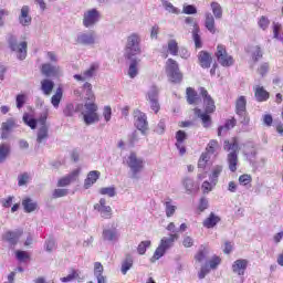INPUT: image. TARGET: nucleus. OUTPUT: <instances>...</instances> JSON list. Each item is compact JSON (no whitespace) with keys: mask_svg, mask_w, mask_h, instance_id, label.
<instances>
[{"mask_svg":"<svg viewBox=\"0 0 283 283\" xmlns=\"http://www.w3.org/2000/svg\"><path fill=\"white\" fill-rule=\"evenodd\" d=\"M83 90L85 92L84 99L90 101L86 102L83 107L82 116L85 125H94V123H98L101 120V116L98 115V105H96V95L92 91V85L86 82L83 85Z\"/></svg>","mask_w":283,"mask_h":283,"instance_id":"f257e3e1","label":"nucleus"},{"mask_svg":"<svg viewBox=\"0 0 283 283\" xmlns=\"http://www.w3.org/2000/svg\"><path fill=\"white\" fill-rule=\"evenodd\" d=\"M223 148L226 151H230L228 154L227 160L230 171H238V151H240V146L238 145V138H232L231 142L226 140Z\"/></svg>","mask_w":283,"mask_h":283,"instance_id":"f03ea898","label":"nucleus"},{"mask_svg":"<svg viewBox=\"0 0 283 283\" xmlns=\"http://www.w3.org/2000/svg\"><path fill=\"white\" fill-rule=\"evenodd\" d=\"M140 35L133 33L127 38L124 56L125 59H132L140 54Z\"/></svg>","mask_w":283,"mask_h":283,"instance_id":"7ed1b4c3","label":"nucleus"},{"mask_svg":"<svg viewBox=\"0 0 283 283\" xmlns=\"http://www.w3.org/2000/svg\"><path fill=\"white\" fill-rule=\"evenodd\" d=\"M176 240H178L177 233L170 234L169 238H163L160 241V244L156 249L153 258L150 259V262H156V260H160V258H163V255H165L167 250H169V249H171V247H174V243L176 242Z\"/></svg>","mask_w":283,"mask_h":283,"instance_id":"20e7f679","label":"nucleus"},{"mask_svg":"<svg viewBox=\"0 0 283 283\" xmlns=\"http://www.w3.org/2000/svg\"><path fill=\"white\" fill-rule=\"evenodd\" d=\"M166 74L171 83H181L182 73L178 66V62L174 59H168L166 62Z\"/></svg>","mask_w":283,"mask_h":283,"instance_id":"39448f33","label":"nucleus"},{"mask_svg":"<svg viewBox=\"0 0 283 283\" xmlns=\"http://www.w3.org/2000/svg\"><path fill=\"white\" fill-rule=\"evenodd\" d=\"M126 164L129 167L133 178H136L143 169H145V160L143 158L138 157L136 153H130L129 156L126 159Z\"/></svg>","mask_w":283,"mask_h":283,"instance_id":"423d86ee","label":"nucleus"},{"mask_svg":"<svg viewBox=\"0 0 283 283\" xmlns=\"http://www.w3.org/2000/svg\"><path fill=\"white\" fill-rule=\"evenodd\" d=\"M235 112L239 115V120L242 125H249L251 118L247 113V97L240 96L235 103Z\"/></svg>","mask_w":283,"mask_h":283,"instance_id":"0eeeda50","label":"nucleus"},{"mask_svg":"<svg viewBox=\"0 0 283 283\" xmlns=\"http://www.w3.org/2000/svg\"><path fill=\"white\" fill-rule=\"evenodd\" d=\"M214 56H217L218 63L223 67H231V65H233V56L229 55L226 45L219 44Z\"/></svg>","mask_w":283,"mask_h":283,"instance_id":"6e6552de","label":"nucleus"},{"mask_svg":"<svg viewBox=\"0 0 283 283\" xmlns=\"http://www.w3.org/2000/svg\"><path fill=\"white\" fill-rule=\"evenodd\" d=\"M135 127L142 132V134H147L149 130V123L147 122V114L139 109L134 111Z\"/></svg>","mask_w":283,"mask_h":283,"instance_id":"1a4fd4ad","label":"nucleus"},{"mask_svg":"<svg viewBox=\"0 0 283 283\" xmlns=\"http://www.w3.org/2000/svg\"><path fill=\"white\" fill-rule=\"evenodd\" d=\"M199 93L203 98V104H205L207 114H213V112H216V102H213V98H211V95H209V92L205 87H200Z\"/></svg>","mask_w":283,"mask_h":283,"instance_id":"9d476101","label":"nucleus"},{"mask_svg":"<svg viewBox=\"0 0 283 283\" xmlns=\"http://www.w3.org/2000/svg\"><path fill=\"white\" fill-rule=\"evenodd\" d=\"M94 209L95 211H98L105 220H109V218H112V207L107 206V201L105 199L102 198L99 202L94 206Z\"/></svg>","mask_w":283,"mask_h":283,"instance_id":"9b49d317","label":"nucleus"},{"mask_svg":"<svg viewBox=\"0 0 283 283\" xmlns=\"http://www.w3.org/2000/svg\"><path fill=\"white\" fill-rule=\"evenodd\" d=\"M148 101L150 103V108L155 114H158L160 112V104L158 103V88L156 86H153L150 91L148 92Z\"/></svg>","mask_w":283,"mask_h":283,"instance_id":"f8f14e48","label":"nucleus"},{"mask_svg":"<svg viewBox=\"0 0 283 283\" xmlns=\"http://www.w3.org/2000/svg\"><path fill=\"white\" fill-rule=\"evenodd\" d=\"M42 74L48 77L56 78L61 76V67L60 66H52L50 63H45L41 67Z\"/></svg>","mask_w":283,"mask_h":283,"instance_id":"ddd939ff","label":"nucleus"},{"mask_svg":"<svg viewBox=\"0 0 283 283\" xmlns=\"http://www.w3.org/2000/svg\"><path fill=\"white\" fill-rule=\"evenodd\" d=\"M42 74L48 77L56 78L61 76V67L60 66H52L50 63H45L41 67Z\"/></svg>","mask_w":283,"mask_h":283,"instance_id":"4468645a","label":"nucleus"},{"mask_svg":"<svg viewBox=\"0 0 283 283\" xmlns=\"http://www.w3.org/2000/svg\"><path fill=\"white\" fill-rule=\"evenodd\" d=\"M10 48L13 52H17L18 59H20V61H23V59L28 56V42H21L20 44H17L10 41Z\"/></svg>","mask_w":283,"mask_h":283,"instance_id":"2eb2a0df","label":"nucleus"},{"mask_svg":"<svg viewBox=\"0 0 283 283\" xmlns=\"http://www.w3.org/2000/svg\"><path fill=\"white\" fill-rule=\"evenodd\" d=\"M97 71H98V64L93 63L88 70L84 71L82 75L75 74L74 78L75 81H87L92 78V76H94Z\"/></svg>","mask_w":283,"mask_h":283,"instance_id":"dca6fc26","label":"nucleus"},{"mask_svg":"<svg viewBox=\"0 0 283 283\" xmlns=\"http://www.w3.org/2000/svg\"><path fill=\"white\" fill-rule=\"evenodd\" d=\"M78 174H81V168L73 170L71 174L60 179L57 187H67L71 182H75L76 178H78Z\"/></svg>","mask_w":283,"mask_h":283,"instance_id":"f3484780","label":"nucleus"},{"mask_svg":"<svg viewBox=\"0 0 283 283\" xmlns=\"http://www.w3.org/2000/svg\"><path fill=\"white\" fill-rule=\"evenodd\" d=\"M176 140H177L176 147L181 154V156L184 154H187V148H185V142L187 140V133H185L184 130H178L176 134Z\"/></svg>","mask_w":283,"mask_h":283,"instance_id":"a211bd4d","label":"nucleus"},{"mask_svg":"<svg viewBox=\"0 0 283 283\" xmlns=\"http://www.w3.org/2000/svg\"><path fill=\"white\" fill-rule=\"evenodd\" d=\"M23 235L22 230H17V231H8L6 232L2 238L6 240V242H9V244H17L19 242V239Z\"/></svg>","mask_w":283,"mask_h":283,"instance_id":"6ab92c4d","label":"nucleus"},{"mask_svg":"<svg viewBox=\"0 0 283 283\" xmlns=\"http://www.w3.org/2000/svg\"><path fill=\"white\" fill-rule=\"evenodd\" d=\"M247 266H249V261L245 259H239L234 261L232 264V271L233 273H237L239 275H244V271H247Z\"/></svg>","mask_w":283,"mask_h":283,"instance_id":"aec40b11","label":"nucleus"},{"mask_svg":"<svg viewBox=\"0 0 283 283\" xmlns=\"http://www.w3.org/2000/svg\"><path fill=\"white\" fill-rule=\"evenodd\" d=\"M96 21H98V11H96V9H92L84 14L85 28H90V25H94Z\"/></svg>","mask_w":283,"mask_h":283,"instance_id":"412c9836","label":"nucleus"},{"mask_svg":"<svg viewBox=\"0 0 283 283\" xmlns=\"http://www.w3.org/2000/svg\"><path fill=\"white\" fill-rule=\"evenodd\" d=\"M199 64L203 67V69H209L211 67V63L213 61V59L211 57V54H209V52L207 51H200L199 55Z\"/></svg>","mask_w":283,"mask_h":283,"instance_id":"4be33fe9","label":"nucleus"},{"mask_svg":"<svg viewBox=\"0 0 283 283\" xmlns=\"http://www.w3.org/2000/svg\"><path fill=\"white\" fill-rule=\"evenodd\" d=\"M19 21L21 25H30V23H32V17H30V8L28 6L22 7Z\"/></svg>","mask_w":283,"mask_h":283,"instance_id":"5701e85b","label":"nucleus"},{"mask_svg":"<svg viewBox=\"0 0 283 283\" xmlns=\"http://www.w3.org/2000/svg\"><path fill=\"white\" fill-rule=\"evenodd\" d=\"M101 178V172L98 170H92L88 172L87 178L84 181L85 189H90L92 185Z\"/></svg>","mask_w":283,"mask_h":283,"instance_id":"b1692460","label":"nucleus"},{"mask_svg":"<svg viewBox=\"0 0 283 283\" xmlns=\"http://www.w3.org/2000/svg\"><path fill=\"white\" fill-rule=\"evenodd\" d=\"M63 112L64 116H74L76 112H81V114H83V112H85V106H83V104H77L76 107H74V104H69Z\"/></svg>","mask_w":283,"mask_h":283,"instance_id":"393cba45","label":"nucleus"},{"mask_svg":"<svg viewBox=\"0 0 283 283\" xmlns=\"http://www.w3.org/2000/svg\"><path fill=\"white\" fill-rule=\"evenodd\" d=\"M222 165H216V166H212L211 168V172L209 175V178H210V182L212 185H217L218 184V178H220V174H222Z\"/></svg>","mask_w":283,"mask_h":283,"instance_id":"a878e982","label":"nucleus"},{"mask_svg":"<svg viewBox=\"0 0 283 283\" xmlns=\"http://www.w3.org/2000/svg\"><path fill=\"white\" fill-rule=\"evenodd\" d=\"M103 238L108 242H117L120 234H118V230L116 229H106L103 231Z\"/></svg>","mask_w":283,"mask_h":283,"instance_id":"bb28decb","label":"nucleus"},{"mask_svg":"<svg viewBox=\"0 0 283 283\" xmlns=\"http://www.w3.org/2000/svg\"><path fill=\"white\" fill-rule=\"evenodd\" d=\"M254 96H255V98L259 103H264V101H269L270 94L266 90H264V87L256 86L255 92H254Z\"/></svg>","mask_w":283,"mask_h":283,"instance_id":"cd10ccee","label":"nucleus"},{"mask_svg":"<svg viewBox=\"0 0 283 283\" xmlns=\"http://www.w3.org/2000/svg\"><path fill=\"white\" fill-rule=\"evenodd\" d=\"M218 222H220V217L211 212L210 216L207 219H205L203 227H206V229H213V227H216Z\"/></svg>","mask_w":283,"mask_h":283,"instance_id":"c85d7f7f","label":"nucleus"},{"mask_svg":"<svg viewBox=\"0 0 283 283\" xmlns=\"http://www.w3.org/2000/svg\"><path fill=\"white\" fill-rule=\"evenodd\" d=\"M205 27L211 34H216V19L211 13H206Z\"/></svg>","mask_w":283,"mask_h":283,"instance_id":"c756f323","label":"nucleus"},{"mask_svg":"<svg viewBox=\"0 0 283 283\" xmlns=\"http://www.w3.org/2000/svg\"><path fill=\"white\" fill-rule=\"evenodd\" d=\"M78 43H84L85 45H92L96 41V35L94 33H83L77 38Z\"/></svg>","mask_w":283,"mask_h":283,"instance_id":"7c9ffc66","label":"nucleus"},{"mask_svg":"<svg viewBox=\"0 0 283 283\" xmlns=\"http://www.w3.org/2000/svg\"><path fill=\"white\" fill-rule=\"evenodd\" d=\"M41 90L45 96H50L52 94V90H54V82L51 80H43L41 82Z\"/></svg>","mask_w":283,"mask_h":283,"instance_id":"2f4dec72","label":"nucleus"},{"mask_svg":"<svg viewBox=\"0 0 283 283\" xmlns=\"http://www.w3.org/2000/svg\"><path fill=\"white\" fill-rule=\"evenodd\" d=\"M187 101L190 105H198L200 98L198 97V93H196V90L191 87L187 88Z\"/></svg>","mask_w":283,"mask_h":283,"instance_id":"473e14b6","label":"nucleus"},{"mask_svg":"<svg viewBox=\"0 0 283 283\" xmlns=\"http://www.w3.org/2000/svg\"><path fill=\"white\" fill-rule=\"evenodd\" d=\"M195 114L202 120L203 127H211V116L200 109H196Z\"/></svg>","mask_w":283,"mask_h":283,"instance_id":"72a5a7b5","label":"nucleus"},{"mask_svg":"<svg viewBox=\"0 0 283 283\" xmlns=\"http://www.w3.org/2000/svg\"><path fill=\"white\" fill-rule=\"evenodd\" d=\"M61 98H63V88L60 86L56 88L55 94L51 98L53 107H59V105L61 104Z\"/></svg>","mask_w":283,"mask_h":283,"instance_id":"f704fd0d","label":"nucleus"},{"mask_svg":"<svg viewBox=\"0 0 283 283\" xmlns=\"http://www.w3.org/2000/svg\"><path fill=\"white\" fill-rule=\"evenodd\" d=\"M206 150L208 154H220V144L218 143V140L212 139L209 142Z\"/></svg>","mask_w":283,"mask_h":283,"instance_id":"c9c22d12","label":"nucleus"},{"mask_svg":"<svg viewBox=\"0 0 283 283\" xmlns=\"http://www.w3.org/2000/svg\"><path fill=\"white\" fill-rule=\"evenodd\" d=\"M200 32V27H198V24H195V29L192 31V39L195 41V45L197 49L202 48V39L200 38V34H198Z\"/></svg>","mask_w":283,"mask_h":283,"instance_id":"e433bc0d","label":"nucleus"},{"mask_svg":"<svg viewBox=\"0 0 283 283\" xmlns=\"http://www.w3.org/2000/svg\"><path fill=\"white\" fill-rule=\"evenodd\" d=\"M164 205L166 207L167 218H171V216H174V213H176V209H178V208L174 205V201H171V199H166Z\"/></svg>","mask_w":283,"mask_h":283,"instance_id":"4c0bfd02","label":"nucleus"},{"mask_svg":"<svg viewBox=\"0 0 283 283\" xmlns=\"http://www.w3.org/2000/svg\"><path fill=\"white\" fill-rule=\"evenodd\" d=\"M273 34H274V39H277V41H281L283 43L282 24L277 22H273Z\"/></svg>","mask_w":283,"mask_h":283,"instance_id":"58836bf2","label":"nucleus"},{"mask_svg":"<svg viewBox=\"0 0 283 283\" xmlns=\"http://www.w3.org/2000/svg\"><path fill=\"white\" fill-rule=\"evenodd\" d=\"M22 206L24 207V211L27 213H32V211H36V202H33L32 199H24L22 201Z\"/></svg>","mask_w":283,"mask_h":283,"instance_id":"ea45409f","label":"nucleus"},{"mask_svg":"<svg viewBox=\"0 0 283 283\" xmlns=\"http://www.w3.org/2000/svg\"><path fill=\"white\" fill-rule=\"evenodd\" d=\"M209 255V248L201 245L197 254L195 255V260L197 262H202Z\"/></svg>","mask_w":283,"mask_h":283,"instance_id":"a19ab883","label":"nucleus"},{"mask_svg":"<svg viewBox=\"0 0 283 283\" xmlns=\"http://www.w3.org/2000/svg\"><path fill=\"white\" fill-rule=\"evenodd\" d=\"M235 125V118L228 119L224 124V126H220L218 128V136H222V132H228V129H233V126Z\"/></svg>","mask_w":283,"mask_h":283,"instance_id":"79ce46f5","label":"nucleus"},{"mask_svg":"<svg viewBox=\"0 0 283 283\" xmlns=\"http://www.w3.org/2000/svg\"><path fill=\"white\" fill-rule=\"evenodd\" d=\"M132 266H134V260L132 259V256H127L122 263L123 275H127V272L129 271V269H132Z\"/></svg>","mask_w":283,"mask_h":283,"instance_id":"37998d69","label":"nucleus"},{"mask_svg":"<svg viewBox=\"0 0 283 283\" xmlns=\"http://www.w3.org/2000/svg\"><path fill=\"white\" fill-rule=\"evenodd\" d=\"M10 154V145L1 144L0 145V163H3Z\"/></svg>","mask_w":283,"mask_h":283,"instance_id":"c03bdc74","label":"nucleus"},{"mask_svg":"<svg viewBox=\"0 0 283 283\" xmlns=\"http://www.w3.org/2000/svg\"><path fill=\"white\" fill-rule=\"evenodd\" d=\"M128 76L130 78H136L138 76V61L134 60L128 69Z\"/></svg>","mask_w":283,"mask_h":283,"instance_id":"a18cd8bd","label":"nucleus"},{"mask_svg":"<svg viewBox=\"0 0 283 283\" xmlns=\"http://www.w3.org/2000/svg\"><path fill=\"white\" fill-rule=\"evenodd\" d=\"M250 54H252L253 61H260L262 59V49L260 46H251L249 50Z\"/></svg>","mask_w":283,"mask_h":283,"instance_id":"49530a36","label":"nucleus"},{"mask_svg":"<svg viewBox=\"0 0 283 283\" xmlns=\"http://www.w3.org/2000/svg\"><path fill=\"white\" fill-rule=\"evenodd\" d=\"M151 247V241H142L137 247V253L139 255H145L147 253V249Z\"/></svg>","mask_w":283,"mask_h":283,"instance_id":"de8ad7c7","label":"nucleus"},{"mask_svg":"<svg viewBox=\"0 0 283 283\" xmlns=\"http://www.w3.org/2000/svg\"><path fill=\"white\" fill-rule=\"evenodd\" d=\"M23 122L25 123V125L31 127V129H36V119L30 116V114L25 113L23 115Z\"/></svg>","mask_w":283,"mask_h":283,"instance_id":"09e8293b","label":"nucleus"},{"mask_svg":"<svg viewBox=\"0 0 283 283\" xmlns=\"http://www.w3.org/2000/svg\"><path fill=\"white\" fill-rule=\"evenodd\" d=\"M212 12L216 19H222V7L218 2L211 3Z\"/></svg>","mask_w":283,"mask_h":283,"instance_id":"8fccbe9b","label":"nucleus"},{"mask_svg":"<svg viewBox=\"0 0 283 283\" xmlns=\"http://www.w3.org/2000/svg\"><path fill=\"white\" fill-rule=\"evenodd\" d=\"M168 52L172 54V56H178V42H176V40L168 42Z\"/></svg>","mask_w":283,"mask_h":283,"instance_id":"3c124183","label":"nucleus"},{"mask_svg":"<svg viewBox=\"0 0 283 283\" xmlns=\"http://www.w3.org/2000/svg\"><path fill=\"white\" fill-rule=\"evenodd\" d=\"M164 8L167 12H171V14H180V9L174 7L169 1H164Z\"/></svg>","mask_w":283,"mask_h":283,"instance_id":"603ef678","label":"nucleus"},{"mask_svg":"<svg viewBox=\"0 0 283 283\" xmlns=\"http://www.w3.org/2000/svg\"><path fill=\"white\" fill-rule=\"evenodd\" d=\"M251 182H253V178L251 177V175H241L239 177V185H242L243 187L251 185Z\"/></svg>","mask_w":283,"mask_h":283,"instance_id":"864d4df0","label":"nucleus"},{"mask_svg":"<svg viewBox=\"0 0 283 283\" xmlns=\"http://www.w3.org/2000/svg\"><path fill=\"white\" fill-rule=\"evenodd\" d=\"M184 187L188 190V191H196L198 189V186H196V184L193 182L192 179L190 178H186L184 181Z\"/></svg>","mask_w":283,"mask_h":283,"instance_id":"5fc2aeb1","label":"nucleus"},{"mask_svg":"<svg viewBox=\"0 0 283 283\" xmlns=\"http://www.w3.org/2000/svg\"><path fill=\"white\" fill-rule=\"evenodd\" d=\"M48 138V127L42 126L38 132V143H43Z\"/></svg>","mask_w":283,"mask_h":283,"instance_id":"6e6d98bb","label":"nucleus"},{"mask_svg":"<svg viewBox=\"0 0 283 283\" xmlns=\"http://www.w3.org/2000/svg\"><path fill=\"white\" fill-rule=\"evenodd\" d=\"M99 193L102 196H109V198H114V196H116V190L114 189V187L101 188Z\"/></svg>","mask_w":283,"mask_h":283,"instance_id":"4d7b16f0","label":"nucleus"},{"mask_svg":"<svg viewBox=\"0 0 283 283\" xmlns=\"http://www.w3.org/2000/svg\"><path fill=\"white\" fill-rule=\"evenodd\" d=\"M243 154L245 156H255V147H253V144L249 143L244 145Z\"/></svg>","mask_w":283,"mask_h":283,"instance_id":"13d9d810","label":"nucleus"},{"mask_svg":"<svg viewBox=\"0 0 283 283\" xmlns=\"http://www.w3.org/2000/svg\"><path fill=\"white\" fill-rule=\"evenodd\" d=\"M25 101H28V96L25 94H19L15 98L18 109H21L23 105H25Z\"/></svg>","mask_w":283,"mask_h":283,"instance_id":"bf43d9fd","label":"nucleus"},{"mask_svg":"<svg viewBox=\"0 0 283 283\" xmlns=\"http://www.w3.org/2000/svg\"><path fill=\"white\" fill-rule=\"evenodd\" d=\"M15 255L19 262H28V260H30V254L25 251H17Z\"/></svg>","mask_w":283,"mask_h":283,"instance_id":"052dcab7","label":"nucleus"},{"mask_svg":"<svg viewBox=\"0 0 283 283\" xmlns=\"http://www.w3.org/2000/svg\"><path fill=\"white\" fill-rule=\"evenodd\" d=\"M103 117H104V120H106V123H109L112 120V107L111 106H104Z\"/></svg>","mask_w":283,"mask_h":283,"instance_id":"680f3d73","label":"nucleus"},{"mask_svg":"<svg viewBox=\"0 0 283 283\" xmlns=\"http://www.w3.org/2000/svg\"><path fill=\"white\" fill-rule=\"evenodd\" d=\"M14 119H8L7 122L2 123V129L4 132H11L12 129H14Z\"/></svg>","mask_w":283,"mask_h":283,"instance_id":"e2e57ef3","label":"nucleus"},{"mask_svg":"<svg viewBox=\"0 0 283 283\" xmlns=\"http://www.w3.org/2000/svg\"><path fill=\"white\" fill-rule=\"evenodd\" d=\"M45 249L49 253H52V251H56V241L53 239H50L45 243Z\"/></svg>","mask_w":283,"mask_h":283,"instance_id":"0e129e2a","label":"nucleus"},{"mask_svg":"<svg viewBox=\"0 0 283 283\" xmlns=\"http://www.w3.org/2000/svg\"><path fill=\"white\" fill-rule=\"evenodd\" d=\"M271 21H269V18L266 17H261L259 20V27L261 28V30H266V28H269Z\"/></svg>","mask_w":283,"mask_h":283,"instance_id":"69168bd1","label":"nucleus"},{"mask_svg":"<svg viewBox=\"0 0 283 283\" xmlns=\"http://www.w3.org/2000/svg\"><path fill=\"white\" fill-rule=\"evenodd\" d=\"M182 12L184 14H196L198 10L196 9V7L191 4H187V6H184Z\"/></svg>","mask_w":283,"mask_h":283,"instance_id":"338daca9","label":"nucleus"},{"mask_svg":"<svg viewBox=\"0 0 283 283\" xmlns=\"http://www.w3.org/2000/svg\"><path fill=\"white\" fill-rule=\"evenodd\" d=\"M220 262H222V259H220V256H212V259L209 261L210 269H218Z\"/></svg>","mask_w":283,"mask_h":283,"instance_id":"774afa93","label":"nucleus"}]
</instances>
